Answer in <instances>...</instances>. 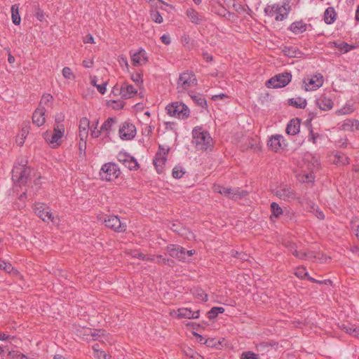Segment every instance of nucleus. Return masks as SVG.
I'll return each mask as SVG.
<instances>
[{"instance_id": "obj_60", "label": "nucleus", "mask_w": 359, "mask_h": 359, "mask_svg": "<svg viewBox=\"0 0 359 359\" xmlns=\"http://www.w3.org/2000/svg\"><path fill=\"white\" fill-rule=\"evenodd\" d=\"M338 144H339V147H343V148L346 147L347 145H348V140H347V138L346 137L341 138L338 141Z\"/></svg>"}, {"instance_id": "obj_7", "label": "nucleus", "mask_w": 359, "mask_h": 359, "mask_svg": "<svg viewBox=\"0 0 359 359\" xmlns=\"http://www.w3.org/2000/svg\"><path fill=\"white\" fill-rule=\"evenodd\" d=\"M120 175V170L114 163H107L104 164L100 170V175L102 180L111 181L116 179Z\"/></svg>"}, {"instance_id": "obj_63", "label": "nucleus", "mask_w": 359, "mask_h": 359, "mask_svg": "<svg viewBox=\"0 0 359 359\" xmlns=\"http://www.w3.org/2000/svg\"><path fill=\"white\" fill-rule=\"evenodd\" d=\"M318 137V134H316L313 132L312 130H311L309 135V140L312 141L313 143H316V139Z\"/></svg>"}, {"instance_id": "obj_6", "label": "nucleus", "mask_w": 359, "mask_h": 359, "mask_svg": "<svg viewBox=\"0 0 359 359\" xmlns=\"http://www.w3.org/2000/svg\"><path fill=\"white\" fill-rule=\"evenodd\" d=\"M167 113L171 116L185 119L189 116V107L182 102H172L166 107Z\"/></svg>"}, {"instance_id": "obj_43", "label": "nucleus", "mask_w": 359, "mask_h": 359, "mask_svg": "<svg viewBox=\"0 0 359 359\" xmlns=\"http://www.w3.org/2000/svg\"><path fill=\"white\" fill-rule=\"evenodd\" d=\"M156 263L160 264H168L170 266L172 264H173V260L170 259H166L163 255H156Z\"/></svg>"}, {"instance_id": "obj_42", "label": "nucleus", "mask_w": 359, "mask_h": 359, "mask_svg": "<svg viewBox=\"0 0 359 359\" xmlns=\"http://www.w3.org/2000/svg\"><path fill=\"white\" fill-rule=\"evenodd\" d=\"M78 334L86 340H90V333H91V328L81 327L77 330Z\"/></svg>"}, {"instance_id": "obj_12", "label": "nucleus", "mask_w": 359, "mask_h": 359, "mask_svg": "<svg viewBox=\"0 0 359 359\" xmlns=\"http://www.w3.org/2000/svg\"><path fill=\"white\" fill-rule=\"evenodd\" d=\"M118 133L122 140H130L135 137L136 128L133 123L126 121L120 126Z\"/></svg>"}, {"instance_id": "obj_56", "label": "nucleus", "mask_w": 359, "mask_h": 359, "mask_svg": "<svg viewBox=\"0 0 359 359\" xmlns=\"http://www.w3.org/2000/svg\"><path fill=\"white\" fill-rule=\"evenodd\" d=\"M184 262L187 260H189V257L196 253L195 250H187L185 248H184Z\"/></svg>"}, {"instance_id": "obj_5", "label": "nucleus", "mask_w": 359, "mask_h": 359, "mask_svg": "<svg viewBox=\"0 0 359 359\" xmlns=\"http://www.w3.org/2000/svg\"><path fill=\"white\" fill-rule=\"evenodd\" d=\"M30 173V168L26 167L25 165H14L12 170V180L19 186L24 185L27 182Z\"/></svg>"}, {"instance_id": "obj_1", "label": "nucleus", "mask_w": 359, "mask_h": 359, "mask_svg": "<svg viewBox=\"0 0 359 359\" xmlns=\"http://www.w3.org/2000/svg\"><path fill=\"white\" fill-rule=\"evenodd\" d=\"M193 143L196 144L197 149L208 151L211 150L213 146V140L209 133L204 130L202 127L196 126L192 130Z\"/></svg>"}, {"instance_id": "obj_15", "label": "nucleus", "mask_w": 359, "mask_h": 359, "mask_svg": "<svg viewBox=\"0 0 359 359\" xmlns=\"http://www.w3.org/2000/svg\"><path fill=\"white\" fill-rule=\"evenodd\" d=\"M169 151V148H164L163 146L159 145L158 151L156 154L155 159L154 160V165L159 172L163 165L165 164L167 158V154Z\"/></svg>"}, {"instance_id": "obj_48", "label": "nucleus", "mask_w": 359, "mask_h": 359, "mask_svg": "<svg viewBox=\"0 0 359 359\" xmlns=\"http://www.w3.org/2000/svg\"><path fill=\"white\" fill-rule=\"evenodd\" d=\"M185 173L184 170L180 167H175L172 170V177L176 179L181 178Z\"/></svg>"}, {"instance_id": "obj_50", "label": "nucleus", "mask_w": 359, "mask_h": 359, "mask_svg": "<svg viewBox=\"0 0 359 359\" xmlns=\"http://www.w3.org/2000/svg\"><path fill=\"white\" fill-rule=\"evenodd\" d=\"M0 269H2L7 273H11L13 271V267L11 264L0 260Z\"/></svg>"}, {"instance_id": "obj_11", "label": "nucleus", "mask_w": 359, "mask_h": 359, "mask_svg": "<svg viewBox=\"0 0 359 359\" xmlns=\"http://www.w3.org/2000/svg\"><path fill=\"white\" fill-rule=\"evenodd\" d=\"M35 214L44 222L53 221V217L50 209L45 203H36L34 205Z\"/></svg>"}, {"instance_id": "obj_44", "label": "nucleus", "mask_w": 359, "mask_h": 359, "mask_svg": "<svg viewBox=\"0 0 359 359\" xmlns=\"http://www.w3.org/2000/svg\"><path fill=\"white\" fill-rule=\"evenodd\" d=\"M334 46L337 48L339 50L344 51V53H347L351 50L352 46L345 42H341L340 43H334Z\"/></svg>"}, {"instance_id": "obj_18", "label": "nucleus", "mask_w": 359, "mask_h": 359, "mask_svg": "<svg viewBox=\"0 0 359 359\" xmlns=\"http://www.w3.org/2000/svg\"><path fill=\"white\" fill-rule=\"evenodd\" d=\"M166 250L170 257L184 262V248L182 246L170 244L167 246Z\"/></svg>"}, {"instance_id": "obj_25", "label": "nucleus", "mask_w": 359, "mask_h": 359, "mask_svg": "<svg viewBox=\"0 0 359 359\" xmlns=\"http://www.w3.org/2000/svg\"><path fill=\"white\" fill-rule=\"evenodd\" d=\"M300 119L296 118H292L286 127V133L290 135H294L299 132Z\"/></svg>"}, {"instance_id": "obj_13", "label": "nucleus", "mask_w": 359, "mask_h": 359, "mask_svg": "<svg viewBox=\"0 0 359 359\" xmlns=\"http://www.w3.org/2000/svg\"><path fill=\"white\" fill-rule=\"evenodd\" d=\"M267 145L275 152H279L283 150L287 144L285 142L284 137L281 135H272L268 140Z\"/></svg>"}, {"instance_id": "obj_52", "label": "nucleus", "mask_w": 359, "mask_h": 359, "mask_svg": "<svg viewBox=\"0 0 359 359\" xmlns=\"http://www.w3.org/2000/svg\"><path fill=\"white\" fill-rule=\"evenodd\" d=\"M241 359H259L257 355L251 352H243L241 355Z\"/></svg>"}, {"instance_id": "obj_51", "label": "nucleus", "mask_w": 359, "mask_h": 359, "mask_svg": "<svg viewBox=\"0 0 359 359\" xmlns=\"http://www.w3.org/2000/svg\"><path fill=\"white\" fill-rule=\"evenodd\" d=\"M335 158H337V161L334 160V163L336 164L346 165L348 163V158L346 156H344L343 155L341 156V155L336 154Z\"/></svg>"}, {"instance_id": "obj_21", "label": "nucleus", "mask_w": 359, "mask_h": 359, "mask_svg": "<svg viewBox=\"0 0 359 359\" xmlns=\"http://www.w3.org/2000/svg\"><path fill=\"white\" fill-rule=\"evenodd\" d=\"M137 93V90L133 85L123 83L120 87V95L123 99H129L135 96Z\"/></svg>"}, {"instance_id": "obj_27", "label": "nucleus", "mask_w": 359, "mask_h": 359, "mask_svg": "<svg viewBox=\"0 0 359 359\" xmlns=\"http://www.w3.org/2000/svg\"><path fill=\"white\" fill-rule=\"evenodd\" d=\"M289 29L294 34H300L306 30V25L302 21H296L290 25Z\"/></svg>"}, {"instance_id": "obj_23", "label": "nucleus", "mask_w": 359, "mask_h": 359, "mask_svg": "<svg viewBox=\"0 0 359 359\" xmlns=\"http://www.w3.org/2000/svg\"><path fill=\"white\" fill-rule=\"evenodd\" d=\"M46 109L44 107H38L32 116V122L37 126H41L45 123V113Z\"/></svg>"}, {"instance_id": "obj_39", "label": "nucleus", "mask_w": 359, "mask_h": 359, "mask_svg": "<svg viewBox=\"0 0 359 359\" xmlns=\"http://www.w3.org/2000/svg\"><path fill=\"white\" fill-rule=\"evenodd\" d=\"M141 54L144 55V50L142 49L134 53L131 56L132 63L134 66L141 65L143 64L141 59Z\"/></svg>"}, {"instance_id": "obj_31", "label": "nucleus", "mask_w": 359, "mask_h": 359, "mask_svg": "<svg viewBox=\"0 0 359 359\" xmlns=\"http://www.w3.org/2000/svg\"><path fill=\"white\" fill-rule=\"evenodd\" d=\"M336 12L332 7L327 8L324 13V21L327 25L332 24L336 20Z\"/></svg>"}, {"instance_id": "obj_3", "label": "nucleus", "mask_w": 359, "mask_h": 359, "mask_svg": "<svg viewBox=\"0 0 359 359\" xmlns=\"http://www.w3.org/2000/svg\"><path fill=\"white\" fill-rule=\"evenodd\" d=\"M65 126L63 125H55L53 131H46L43 137L52 148H56L61 144V139L64 135Z\"/></svg>"}, {"instance_id": "obj_17", "label": "nucleus", "mask_w": 359, "mask_h": 359, "mask_svg": "<svg viewBox=\"0 0 359 359\" xmlns=\"http://www.w3.org/2000/svg\"><path fill=\"white\" fill-rule=\"evenodd\" d=\"M274 194L283 200L294 199L295 198L294 191L287 186H281L273 191Z\"/></svg>"}, {"instance_id": "obj_26", "label": "nucleus", "mask_w": 359, "mask_h": 359, "mask_svg": "<svg viewBox=\"0 0 359 359\" xmlns=\"http://www.w3.org/2000/svg\"><path fill=\"white\" fill-rule=\"evenodd\" d=\"M189 95L192 99V100L198 106L205 108L207 107V102L203 95L200 93H197L194 91H189Z\"/></svg>"}, {"instance_id": "obj_57", "label": "nucleus", "mask_w": 359, "mask_h": 359, "mask_svg": "<svg viewBox=\"0 0 359 359\" xmlns=\"http://www.w3.org/2000/svg\"><path fill=\"white\" fill-rule=\"evenodd\" d=\"M65 116L62 114H57L55 116V125H62L61 123L64 121Z\"/></svg>"}, {"instance_id": "obj_33", "label": "nucleus", "mask_w": 359, "mask_h": 359, "mask_svg": "<svg viewBox=\"0 0 359 359\" xmlns=\"http://www.w3.org/2000/svg\"><path fill=\"white\" fill-rule=\"evenodd\" d=\"M53 101V97L50 94H44L40 101L39 107H51Z\"/></svg>"}, {"instance_id": "obj_20", "label": "nucleus", "mask_w": 359, "mask_h": 359, "mask_svg": "<svg viewBox=\"0 0 359 359\" xmlns=\"http://www.w3.org/2000/svg\"><path fill=\"white\" fill-rule=\"evenodd\" d=\"M316 103L320 109L323 111H327L333 107V102L331 98L327 97L325 95H320L316 99Z\"/></svg>"}, {"instance_id": "obj_32", "label": "nucleus", "mask_w": 359, "mask_h": 359, "mask_svg": "<svg viewBox=\"0 0 359 359\" xmlns=\"http://www.w3.org/2000/svg\"><path fill=\"white\" fill-rule=\"evenodd\" d=\"M341 330L353 337H359V327H355V326L351 325L343 324L341 325Z\"/></svg>"}, {"instance_id": "obj_19", "label": "nucleus", "mask_w": 359, "mask_h": 359, "mask_svg": "<svg viewBox=\"0 0 359 359\" xmlns=\"http://www.w3.org/2000/svg\"><path fill=\"white\" fill-rule=\"evenodd\" d=\"M90 128V121L86 118L83 117L81 118L79 121V137L80 140L83 142H84V144H86V139L88 137V130Z\"/></svg>"}, {"instance_id": "obj_9", "label": "nucleus", "mask_w": 359, "mask_h": 359, "mask_svg": "<svg viewBox=\"0 0 359 359\" xmlns=\"http://www.w3.org/2000/svg\"><path fill=\"white\" fill-rule=\"evenodd\" d=\"M102 222L104 224L107 228L118 233L124 232L127 228L126 224L121 222L120 219L115 215H109L104 217L102 220Z\"/></svg>"}, {"instance_id": "obj_55", "label": "nucleus", "mask_w": 359, "mask_h": 359, "mask_svg": "<svg viewBox=\"0 0 359 359\" xmlns=\"http://www.w3.org/2000/svg\"><path fill=\"white\" fill-rule=\"evenodd\" d=\"M142 75L140 73H136L135 74L131 75V79L135 82L136 83H142Z\"/></svg>"}, {"instance_id": "obj_28", "label": "nucleus", "mask_w": 359, "mask_h": 359, "mask_svg": "<svg viewBox=\"0 0 359 359\" xmlns=\"http://www.w3.org/2000/svg\"><path fill=\"white\" fill-rule=\"evenodd\" d=\"M187 15L189 17L192 23L200 25L203 21V18L198 14V13L193 8H189L186 12Z\"/></svg>"}, {"instance_id": "obj_4", "label": "nucleus", "mask_w": 359, "mask_h": 359, "mask_svg": "<svg viewBox=\"0 0 359 359\" xmlns=\"http://www.w3.org/2000/svg\"><path fill=\"white\" fill-rule=\"evenodd\" d=\"M212 189L215 192L219 193L232 200L241 198L248 194L246 191L241 189L240 188L224 187L219 184H214Z\"/></svg>"}, {"instance_id": "obj_29", "label": "nucleus", "mask_w": 359, "mask_h": 359, "mask_svg": "<svg viewBox=\"0 0 359 359\" xmlns=\"http://www.w3.org/2000/svg\"><path fill=\"white\" fill-rule=\"evenodd\" d=\"M168 227L173 231L179 235L183 236L185 234L186 229H184L182 223L177 220L170 222Z\"/></svg>"}, {"instance_id": "obj_53", "label": "nucleus", "mask_w": 359, "mask_h": 359, "mask_svg": "<svg viewBox=\"0 0 359 359\" xmlns=\"http://www.w3.org/2000/svg\"><path fill=\"white\" fill-rule=\"evenodd\" d=\"M308 273L306 271L305 268H298L295 272V275L301 278H304L308 276Z\"/></svg>"}, {"instance_id": "obj_35", "label": "nucleus", "mask_w": 359, "mask_h": 359, "mask_svg": "<svg viewBox=\"0 0 359 359\" xmlns=\"http://www.w3.org/2000/svg\"><path fill=\"white\" fill-rule=\"evenodd\" d=\"M289 104L298 109H304L306 106V100L301 97L297 99L292 98L289 100Z\"/></svg>"}, {"instance_id": "obj_8", "label": "nucleus", "mask_w": 359, "mask_h": 359, "mask_svg": "<svg viewBox=\"0 0 359 359\" xmlns=\"http://www.w3.org/2000/svg\"><path fill=\"white\" fill-rule=\"evenodd\" d=\"M292 75L289 72L278 74L266 81L268 88H283L286 86L291 81Z\"/></svg>"}, {"instance_id": "obj_10", "label": "nucleus", "mask_w": 359, "mask_h": 359, "mask_svg": "<svg viewBox=\"0 0 359 359\" xmlns=\"http://www.w3.org/2000/svg\"><path fill=\"white\" fill-rule=\"evenodd\" d=\"M303 82L304 83L305 90H315L323 86L324 79L320 73H318L311 77L305 78Z\"/></svg>"}, {"instance_id": "obj_30", "label": "nucleus", "mask_w": 359, "mask_h": 359, "mask_svg": "<svg viewBox=\"0 0 359 359\" xmlns=\"http://www.w3.org/2000/svg\"><path fill=\"white\" fill-rule=\"evenodd\" d=\"M282 51L285 55L290 57H299L302 54L296 46H284Z\"/></svg>"}, {"instance_id": "obj_37", "label": "nucleus", "mask_w": 359, "mask_h": 359, "mask_svg": "<svg viewBox=\"0 0 359 359\" xmlns=\"http://www.w3.org/2000/svg\"><path fill=\"white\" fill-rule=\"evenodd\" d=\"M224 312V309L223 307H217L215 306L212 307L208 312V317L210 320L215 318L219 313H222Z\"/></svg>"}, {"instance_id": "obj_34", "label": "nucleus", "mask_w": 359, "mask_h": 359, "mask_svg": "<svg viewBox=\"0 0 359 359\" xmlns=\"http://www.w3.org/2000/svg\"><path fill=\"white\" fill-rule=\"evenodd\" d=\"M18 6L14 4L11 6V17L13 23L15 25H19L21 22V18L19 15Z\"/></svg>"}, {"instance_id": "obj_41", "label": "nucleus", "mask_w": 359, "mask_h": 359, "mask_svg": "<svg viewBox=\"0 0 359 359\" xmlns=\"http://www.w3.org/2000/svg\"><path fill=\"white\" fill-rule=\"evenodd\" d=\"M271 210L272 212V215L276 218L279 217L283 214L282 208L278 203L275 202H273L271 204Z\"/></svg>"}, {"instance_id": "obj_61", "label": "nucleus", "mask_w": 359, "mask_h": 359, "mask_svg": "<svg viewBox=\"0 0 359 359\" xmlns=\"http://www.w3.org/2000/svg\"><path fill=\"white\" fill-rule=\"evenodd\" d=\"M193 334L197 338V340L201 344H206L207 340H205L203 337L195 332H193Z\"/></svg>"}, {"instance_id": "obj_47", "label": "nucleus", "mask_w": 359, "mask_h": 359, "mask_svg": "<svg viewBox=\"0 0 359 359\" xmlns=\"http://www.w3.org/2000/svg\"><path fill=\"white\" fill-rule=\"evenodd\" d=\"M151 18L153 21L159 24L163 22V20L162 15L158 11H152L151 13Z\"/></svg>"}, {"instance_id": "obj_36", "label": "nucleus", "mask_w": 359, "mask_h": 359, "mask_svg": "<svg viewBox=\"0 0 359 359\" xmlns=\"http://www.w3.org/2000/svg\"><path fill=\"white\" fill-rule=\"evenodd\" d=\"M193 315V311L188 308H180L177 310V316L181 318H184L191 319Z\"/></svg>"}, {"instance_id": "obj_38", "label": "nucleus", "mask_w": 359, "mask_h": 359, "mask_svg": "<svg viewBox=\"0 0 359 359\" xmlns=\"http://www.w3.org/2000/svg\"><path fill=\"white\" fill-rule=\"evenodd\" d=\"M116 123V118H112V117H109L104 122V123L102 124V126H101V130L103 131V132H109L113 124Z\"/></svg>"}, {"instance_id": "obj_58", "label": "nucleus", "mask_w": 359, "mask_h": 359, "mask_svg": "<svg viewBox=\"0 0 359 359\" xmlns=\"http://www.w3.org/2000/svg\"><path fill=\"white\" fill-rule=\"evenodd\" d=\"M161 41L165 45H169L171 42L170 37L168 34H163L161 37Z\"/></svg>"}, {"instance_id": "obj_64", "label": "nucleus", "mask_w": 359, "mask_h": 359, "mask_svg": "<svg viewBox=\"0 0 359 359\" xmlns=\"http://www.w3.org/2000/svg\"><path fill=\"white\" fill-rule=\"evenodd\" d=\"M83 42L85 43H94V39L92 35L88 34L83 39Z\"/></svg>"}, {"instance_id": "obj_14", "label": "nucleus", "mask_w": 359, "mask_h": 359, "mask_svg": "<svg viewBox=\"0 0 359 359\" xmlns=\"http://www.w3.org/2000/svg\"><path fill=\"white\" fill-rule=\"evenodd\" d=\"M118 161L130 170H137L139 165L135 158L126 152H119L117 155Z\"/></svg>"}, {"instance_id": "obj_22", "label": "nucleus", "mask_w": 359, "mask_h": 359, "mask_svg": "<svg viewBox=\"0 0 359 359\" xmlns=\"http://www.w3.org/2000/svg\"><path fill=\"white\" fill-rule=\"evenodd\" d=\"M285 246L294 257L299 259H305L307 256L306 252L299 250L297 244L292 241H286Z\"/></svg>"}, {"instance_id": "obj_49", "label": "nucleus", "mask_w": 359, "mask_h": 359, "mask_svg": "<svg viewBox=\"0 0 359 359\" xmlns=\"http://www.w3.org/2000/svg\"><path fill=\"white\" fill-rule=\"evenodd\" d=\"M310 212L314 214L316 216V217H318L320 219H323L325 218L324 213L318 207L311 206Z\"/></svg>"}, {"instance_id": "obj_62", "label": "nucleus", "mask_w": 359, "mask_h": 359, "mask_svg": "<svg viewBox=\"0 0 359 359\" xmlns=\"http://www.w3.org/2000/svg\"><path fill=\"white\" fill-rule=\"evenodd\" d=\"M13 359H29L27 355L21 353H15L13 355Z\"/></svg>"}, {"instance_id": "obj_45", "label": "nucleus", "mask_w": 359, "mask_h": 359, "mask_svg": "<svg viewBox=\"0 0 359 359\" xmlns=\"http://www.w3.org/2000/svg\"><path fill=\"white\" fill-rule=\"evenodd\" d=\"M62 76L67 79H74L75 78L72 69L68 67H65L62 69Z\"/></svg>"}, {"instance_id": "obj_2", "label": "nucleus", "mask_w": 359, "mask_h": 359, "mask_svg": "<svg viewBox=\"0 0 359 359\" xmlns=\"http://www.w3.org/2000/svg\"><path fill=\"white\" fill-rule=\"evenodd\" d=\"M197 85V79L192 72H185L180 74L177 83V90L179 93H185L190 88Z\"/></svg>"}, {"instance_id": "obj_40", "label": "nucleus", "mask_w": 359, "mask_h": 359, "mask_svg": "<svg viewBox=\"0 0 359 359\" xmlns=\"http://www.w3.org/2000/svg\"><path fill=\"white\" fill-rule=\"evenodd\" d=\"M278 8V4H273L271 5H268L264 8V13L266 15H267L269 17L273 16L275 14L277 13V9Z\"/></svg>"}, {"instance_id": "obj_59", "label": "nucleus", "mask_w": 359, "mask_h": 359, "mask_svg": "<svg viewBox=\"0 0 359 359\" xmlns=\"http://www.w3.org/2000/svg\"><path fill=\"white\" fill-rule=\"evenodd\" d=\"M106 86H107V83L104 82L101 85H97L96 88H97V90L99 91V93L103 95L106 92V89H107Z\"/></svg>"}, {"instance_id": "obj_46", "label": "nucleus", "mask_w": 359, "mask_h": 359, "mask_svg": "<svg viewBox=\"0 0 359 359\" xmlns=\"http://www.w3.org/2000/svg\"><path fill=\"white\" fill-rule=\"evenodd\" d=\"M104 334V330L91 329V333H90V339L97 340L98 338Z\"/></svg>"}, {"instance_id": "obj_16", "label": "nucleus", "mask_w": 359, "mask_h": 359, "mask_svg": "<svg viewBox=\"0 0 359 359\" xmlns=\"http://www.w3.org/2000/svg\"><path fill=\"white\" fill-rule=\"evenodd\" d=\"M290 1L283 0L281 5L278 4L277 13L275 18L276 21H283L287 19L291 11V6L290 5Z\"/></svg>"}, {"instance_id": "obj_24", "label": "nucleus", "mask_w": 359, "mask_h": 359, "mask_svg": "<svg viewBox=\"0 0 359 359\" xmlns=\"http://www.w3.org/2000/svg\"><path fill=\"white\" fill-rule=\"evenodd\" d=\"M340 128L345 131H355L359 130V121L356 119H346L343 121Z\"/></svg>"}, {"instance_id": "obj_54", "label": "nucleus", "mask_w": 359, "mask_h": 359, "mask_svg": "<svg viewBox=\"0 0 359 359\" xmlns=\"http://www.w3.org/2000/svg\"><path fill=\"white\" fill-rule=\"evenodd\" d=\"M35 17L39 20L43 21L45 18L44 12L39 8H37L35 11Z\"/></svg>"}]
</instances>
